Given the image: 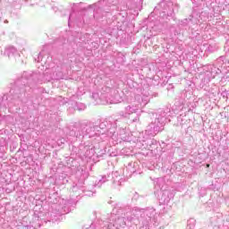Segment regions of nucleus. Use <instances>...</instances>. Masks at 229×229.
<instances>
[{
  "label": "nucleus",
  "instance_id": "obj_1",
  "mask_svg": "<svg viewBox=\"0 0 229 229\" xmlns=\"http://www.w3.org/2000/svg\"><path fill=\"white\" fill-rule=\"evenodd\" d=\"M206 167H210V165H209V164H207V165H206Z\"/></svg>",
  "mask_w": 229,
  "mask_h": 229
}]
</instances>
